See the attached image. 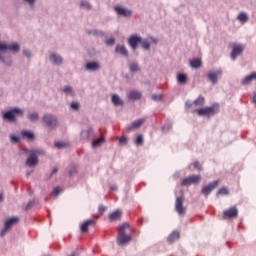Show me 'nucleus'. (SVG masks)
I'll return each instance as SVG.
<instances>
[{
    "mask_svg": "<svg viewBox=\"0 0 256 256\" xmlns=\"http://www.w3.org/2000/svg\"><path fill=\"white\" fill-rule=\"evenodd\" d=\"M133 233V227L129 223H123L118 229V245H126L131 241V234Z\"/></svg>",
    "mask_w": 256,
    "mask_h": 256,
    "instance_id": "obj_1",
    "label": "nucleus"
},
{
    "mask_svg": "<svg viewBox=\"0 0 256 256\" xmlns=\"http://www.w3.org/2000/svg\"><path fill=\"white\" fill-rule=\"evenodd\" d=\"M196 113L199 117H213V115L219 113V104H213L209 107L197 109Z\"/></svg>",
    "mask_w": 256,
    "mask_h": 256,
    "instance_id": "obj_2",
    "label": "nucleus"
},
{
    "mask_svg": "<svg viewBox=\"0 0 256 256\" xmlns=\"http://www.w3.org/2000/svg\"><path fill=\"white\" fill-rule=\"evenodd\" d=\"M17 115L23 117V110L19 108H13L12 110L4 113L3 118L7 119L9 123H15L17 121Z\"/></svg>",
    "mask_w": 256,
    "mask_h": 256,
    "instance_id": "obj_3",
    "label": "nucleus"
},
{
    "mask_svg": "<svg viewBox=\"0 0 256 256\" xmlns=\"http://www.w3.org/2000/svg\"><path fill=\"white\" fill-rule=\"evenodd\" d=\"M17 223H19V217H17V216L6 220L5 224H4V228L0 233L1 237H5V235L9 232V229H11V227H13V225H17Z\"/></svg>",
    "mask_w": 256,
    "mask_h": 256,
    "instance_id": "obj_4",
    "label": "nucleus"
},
{
    "mask_svg": "<svg viewBox=\"0 0 256 256\" xmlns=\"http://www.w3.org/2000/svg\"><path fill=\"white\" fill-rule=\"evenodd\" d=\"M26 153L28 155H30L28 157V159L26 160V165L28 167H35V165H37V163H39V159L37 158V154L39 153V151L26 150Z\"/></svg>",
    "mask_w": 256,
    "mask_h": 256,
    "instance_id": "obj_5",
    "label": "nucleus"
},
{
    "mask_svg": "<svg viewBox=\"0 0 256 256\" xmlns=\"http://www.w3.org/2000/svg\"><path fill=\"white\" fill-rule=\"evenodd\" d=\"M197 183H201L200 175H192L182 180V187H189V185H197Z\"/></svg>",
    "mask_w": 256,
    "mask_h": 256,
    "instance_id": "obj_6",
    "label": "nucleus"
},
{
    "mask_svg": "<svg viewBox=\"0 0 256 256\" xmlns=\"http://www.w3.org/2000/svg\"><path fill=\"white\" fill-rule=\"evenodd\" d=\"M21 46L18 43L5 44L0 42V51H12L13 53H19Z\"/></svg>",
    "mask_w": 256,
    "mask_h": 256,
    "instance_id": "obj_7",
    "label": "nucleus"
},
{
    "mask_svg": "<svg viewBox=\"0 0 256 256\" xmlns=\"http://www.w3.org/2000/svg\"><path fill=\"white\" fill-rule=\"evenodd\" d=\"M217 187H219V180H216L214 182L209 183L207 186H204L202 188V195H204L205 197H208L209 195H211V192L214 189H217Z\"/></svg>",
    "mask_w": 256,
    "mask_h": 256,
    "instance_id": "obj_8",
    "label": "nucleus"
},
{
    "mask_svg": "<svg viewBox=\"0 0 256 256\" xmlns=\"http://www.w3.org/2000/svg\"><path fill=\"white\" fill-rule=\"evenodd\" d=\"M42 121L50 129H53V128L57 127V118L53 115H49V114L44 115L43 118H42Z\"/></svg>",
    "mask_w": 256,
    "mask_h": 256,
    "instance_id": "obj_9",
    "label": "nucleus"
},
{
    "mask_svg": "<svg viewBox=\"0 0 256 256\" xmlns=\"http://www.w3.org/2000/svg\"><path fill=\"white\" fill-rule=\"evenodd\" d=\"M239 215V210L237 206H232L231 208L223 211V219H235Z\"/></svg>",
    "mask_w": 256,
    "mask_h": 256,
    "instance_id": "obj_10",
    "label": "nucleus"
},
{
    "mask_svg": "<svg viewBox=\"0 0 256 256\" xmlns=\"http://www.w3.org/2000/svg\"><path fill=\"white\" fill-rule=\"evenodd\" d=\"M243 51H245V46H243L241 44L233 45L232 52H231V59L233 61H235V59H237V57H239V55H241V53H243Z\"/></svg>",
    "mask_w": 256,
    "mask_h": 256,
    "instance_id": "obj_11",
    "label": "nucleus"
},
{
    "mask_svg": "<svg viewBox=\"0 0 256 256\" xmlns=\"http://www.w3.org/2000/svg\"><path fill=\"white\" fill-rule=\"evenodd\" d=\"M221 75H223V72L221 70H216L209 72L207 78L215 85V83L219 81V78H221Z\"/></svg>",
    "mask_w": 256,
    "mask_h": 256,
    "instance_id": "obj_12",
    "label": "nucleus"
},
{
    "mask_svg": "<svg viewBox=\"0 0 256 256\" xmlns=\"http://www.w3.org/2000/svg\"><path fill=\"white\" fill-rule=\"evenodd\" d=\"M183 201H185L183 196L176 198L175 209L177 213H179L180 215H185V208L183 207Z\"/></svg>",
    "mask_w": 256,
    "mask_h": 256,
    "instance_id": "obj_13",
    "label": "nucleus"
},
{
    "mask_svg": "<svg viewBox=\"0 0 256 256\" xmlns=\"http://www.w3.org/2000/svg\"><path fill=\"white\" fill-rule=\"evenodd\" d=\"M142 97L143 93L137 90H131L127 95L129 101H139V99H141Z\"/></svg>",
    "mask_w": 256,
    "mask_h": 256,
    "instance_id": "obj_14",
    "label": "nucleus"
},
{
    "mask_svg": "<svg viewBox=\"0 0 256 256\" xmlns=\"http://www.w3.org/2000/svg\"><path fill=\"white\" fill-rule=\"evenodd\" d=\"M143 123H145L144 118L136 120V121L132 122L130 124V126H128L127 131H135V130L139 129V127H141V125H143Z\"/></svg>",
    "mask_w": 256,
    "mask_h": 256,
    "instance_id": "obj_15",
    "label": "nucleus"
},
{
    "mask_svg": "<svg viewBox=\"0 0 256 256\" xmlns=\"http://www.w3.org/2000/svg\"><path fill=\"white\" fill-rule=\"evenodd\" d=\"M158 41L155 38H150V40H144L142 42V48L145 49L146 51H149L151 49V45H157Z\"/></svg>",
    "mask_w": 256,
    "mask_h": 256,
    "instance_id": "obj_16",
    "label": "nucleus"
},
{
    "mask_svg": "<svg viewBox=\"0 0 256 256\" xmlns=\"http://www.w3.org/2000/svg\"><path fill=\"white\" fill-rule=\"evenodd\" d=\"M115 53H118V55H122L123 57L129 56V51L127 50V47L125 45H117L115 48Z\"/></svg>",
    "mask_w": 256,
    "mask_h": 256,
    "instance_id": "obj_17",
    "label": "nucleus"
},
{
    "mask_svg": "<svg viewBox=\"0 0 256 256\" xmlns=\"http://www.w3.org/2000/svg\"><path fill=\"white\" fill-rule=\"evenodd\" d=\"M115 11L116 13H118V15H122V17H131V10H128L121 6H116Z\"/></svg>",
    "mask_w": 256,
    "mask_h": 256,
    "instance_id": "obj_18",
    "label": "nucleus"
},
{
    "mask_svg": "<svg viewBox=\"0 0 256 256\" xmlns=\"http://www.w3.org/2000/svg\"><path fill=\"white\" fill-rule=\"evenodd\" d=\"M121 217H123V211L121 210H116L109 215V220L110 221H119L121 220Z\"/></svg>",
    "mask_w": 256,
    "mask_h": 256,
    "instance_id": "obj_19",
    "label": "nucleus"
},
{
    "mask_svg": "<svg viewBox=\"0 0 256 256\" xmlns=\"http://www.w3.org/2000/svg\"><path fill=\"white\" fill-rule=\"evenodd\" d=\"M141 43V38L137 37V36H132L129 39V45L130 47L135 51V49H137V45Z\"/></svg>",
    "mask_w": 256,
    "mask_h": 256,
    "instance_id": "obj_20",
    "label": "nucleus"
},
{
    "mask_svg": "<svg viewBox=\"0 0 256 256\" xmlns=\"http://www.w3.org/2000/svg\"><path fill=\"white\" fill-rule=\"evenodd\" d=\"M91 225H95V222L93 220H87L81 225V231L82 233H87L89 231V227Z\"/></svg>",
    "mask_w": 256,
    "mask_h": 256,
    "instance_id": "obj_21",
    "label": "nucleus"
},
{
    "mask_svg": "<svg viewBox=\"0 0 256 256\" xmlns=\"http://www.w3.org/2000/svg\"><path fill=\"white\" fill-rule=\"evenodd\" d=\"M255 80H256V72H253L251 75L246 76L242 80V85H249V83H251V81H255Z\"/></svg>",
    "mask_w": 256,
    "mask_h": 256,
    "instance_id": "obj_22",
    "label": "nucleus"
},
{
    "mask_svg": "<svg viewBox=\"0 0 256 256\" xmlns=\"http://www.w3.org/2000/svg\"><path fill=\"white\" fill-rule=\"evenodd\" d=\"M193 105H194V107H203L205 105V97L200 95L198 98H196L193 101Z\"/></svg>",
    "mask_w": 256,
    "mask_h": 256,
    "instance_id": "obj_23",
    "label": "nucleus"
},
{
    "mask_svg": "<svg viewBox=\"0 0 256 256\" xmlns=\"http://www.w3.org/2000/svg\"><path fill=\"white\" fill-rule=\"evenodd\" d=\"M179 237H180L179 232L174 231L168 236L167 241H168V243H175V241H177V239H179Z\"/></svg>",
    "mask_w": 256,
    "mask_h": 256,
    "instance_id": "obj_24",
    "label": "nucleus"
},
{
    "mask_svg": "<svg viewBox=\"0 0 256 256\" xmlns=\"http://www.w3.org/2000/svg\"><path fill=\"white\" fill-rule=\"evenodd\" d=\"M93 135V129L87 128L81 132V138L87 140Z\"/></svg>",
    "mask_w": 256,
    "mask_h": 256,
    "instance_id": "obj_25",
    "label": "nucleus"
},
{
    "mask_svg": "<svg viewBox=\"0 0 256 256\" xmlns=\"http://www.w3.org/2000/svg\"><path fill=\"white\" fill-rule=\"evenodd\" d=\"M190 65L192 69H199L203 65V62H201V59L196 58L190 61Z\"/></svg>",
    "mask_w": 256,
    "mask_h": 256,
    "instance_id": "obj_26",
    "label": "nucleus"
},
{
    "mask_svg": "<svg viewBox=\"0 0 256 256\" xmlns=\"http://www.w3.org/2000/svg\"><path fill=\"white\" fill-rule=\"evenodd\" d=\"M87 71H97L99 69V63L97 62H89L86 64Z\"/></svg>",
    "mask_w": 256,
    "mask_h": 256,
    "instance_id": "obj_27",
    "label": "nucleus"
},
{
    "mask_svg": "<svg viewBox=\"0 0 256 256\" xmlns=\"http://www.w3.org/2000/svg\"><path fill=\"white\" fill-rule=\"evenodd\" d=\"M21 135L22 137H25L29 141H33V139H35V134L31 131L23 130Z\"/></svg>",
    "mask_w": 256,
    "mask_h": 256,
    "instance_id": "obj_28",
    "label": "nucleus"
},
{
    "mask_svg": "<svg viewBox=\"0 0 256 256\" xmlns=\"http://www.w3.org/2000/svg\"><path fill=\"white\" fill-rule=\"evenodd\" d=\"M50 59L55 63L56 65H61L63 63V58L61 56H57V54H51Z\"/></svg>",
    "mask_w": 256,
    "mask_h": 256,
    "instance_id": "obj_29",
    "label": "nucleus"
},
{
    "mask_svg": "<svg viewBox=\"0 0 256 256\" xmlns=\"http://www.w3.org/2000/svg\"><path fill=\"white\" fill-rule=\"evenodd\" d=\"M238 21H240V23H247L249 21V16H247L245 12H241L238 15Z\"/></svg>",
    "mask_w": 256,
    "mask_h": 256,
    "instance_id": "obj_30",
    "label": "nucleus"
},
{
    "mask_svg": "<svg viewBox=\"0 0 256 256\" xmlns=\"http://www.w3.org/2000/svg\"><path fill=\"white\" fill-rule=\"evenodd\" d=\"M177 81L180 85H185L187 83V75L186 74H178Z\"/></svg>",
    "mask_w": 256,
    "mask_h": 256,
    "instance_id": "obj_31",
    "label": "nucleus"
},
{
    "mask_svg": "<svg viewBox=\"0 0 256 256\" xmlns=\"http://www.w3.org/2000/svg\"><path fill=\"white\" fill-rule=\"evenodd\" d=\"M112 103H113L114 105H123V102H122L121 98H120L119 95H117V94H114V95L112 96Z\"/></svg>",
    "mask_w": 256,
    "mask_h": 256,
    "instance_id": "obj_32",
    "label": "nucleus"
},
{
    "mask_svg": "<svg viewBox=\"0 0 256 256\" xmlns=\"http://www.w3.org/2000/svg\"><path fill=\"white\" fill-rule=\"evenodd\" d=\"M28 119H29V121H33V122L39 121V113L33 112V113L28 114Z\"/></svg>",
    "mask_w": 256,
    "mask_h": 256,
    "instance_id": "obj_33",
    "label": "nucleus"
},
{
    "mask_svg": "<svg viewBox=\"0 0 256 256\" xmlns=\"http://www.w3.org/2000/svg\"><path fill=\"white\" fill-rule=\"evenodd\" d=\"M103 141H105V139H103V137L94 140L92 143V147H99V145H101L103 143Z\"/></svg>",
    "mask_w": 256,
    "mask_h": 256,
    "instance_id": "obj_34",
    "label": "nucleus"
},
{
    "mask_svg": "<svg viewBox=\"0 0 256 256\" xmlns=\"http://www.w3.org/2000/svg\"><path fill=\"white\" fill-rule=\"evenodd\" d=\"M130 71L131 73H137V71H139V65L137 63H132L130 65Z\"/></svg>",
    "mask_w": 256,
    "mask_h": 256,
    "instance_id": "obj_35",
    "label": "nucleus"
},
{
    "mask_svg": "<svg viewBox=\"0 0 256 256\" xmlns=\"http://www.w3.org/2000/svg\"><path fill=\"white\" fill-rule=\"evenodd\" d=\"M136 145L140 147L144 143L143 135H138L135 141Z\"/></svg>",
    "mask_w": 256,
    "mask_h": 256,
    "instance_id": "obj_36",
    "label": "nucleus"
},
{
    "mask_svg": "<svg viewBox=\"0 0 256 256\" xmlns=\"http://www.w3.org/2000/svg\"><path fill=\"white\" fill-rule=\"evenodd\" d=\"M217 195H229V190L226 187H222L218 190Z\"/></svg>",
    "mask_w": 256,
    "mask_h": 256,
    "instance_id": "obj_37",
    "label": "nucleus"
},
{
    "mask_svg": "<svg viewBox=\"0 0 256 256\" xmlns=\"http://www.w3.org/2000/svg\"><path fill=\"white\" fill-rule=\"evenodd\" d=\"M193 167H194V169H197V171L203 170V166H201V163H199V161L194 162Z\"/></svg>",
    "mask_w": 256,
    "mask_h": 256,
    "instance_id": "obj_38",
    "label": "nucleus"
},
{
    "mask_svg": "<svg viewBox=\"0 0 256 256\" xmlns=\"http://www.w3.org/2000/svg\"><path fill=\"white\" fill-rule=\"evenodd\" d=\"M152 99L153 101H161V99H163V96H161L160 94H153Z\"/></svg>",
    "mask_w": 256,
    "mask_h": 256,
    "instance_id": "obj_39",
    "label": "nucleus"
},
{
    "mask_svg": "<svg viewBox=\"0 0 256 256\" xmlns=\"http://www.w3.org/2000/svg\"><path fill=\"white\" fill-rule=\"evenodd\" d=\"M55 147H57V149H61L63 147H67V144L63 142H56Z\"/></svg>",
    "mask_w": 256,
    "mask_h": 256,
    "instance_id": "obj_40",
    "label": "nucleus"
},
{
    "mask_svg": "<svg viewBox=\"0 0 256 256\" xmlns=\"http://www.w3.org/2000/svg\"><path fill=\"white\" fill-rule=\"evenodd\" d=\"M98 211H99L100 215H103V213H105V211H107V207L100 205L98 207Z\"/></svg>",
    "mask_w": 256,
    "mask_h": 256,
    "instance_id": "obj_41",
    "label": "nucleus"
},
{
    "mask_svg": "<svg viewBox=\"0 0 256 256\" xmlns=\"http://www.w3.org/2000/svg\"><path fill=\"white\" fill-rule=\"evenodd\" d=\"M71 109H73L74 111H78L79 110V104L77 102H72L71 103Z\"/></svg>",
    "mask_w": 256,
    "mask_h": 256,
    "instance_id": "obj_42",
    "label": "nucleus"
},
{
    "mask_svg": "<svg viewBox=\"0 0 256 256\" xmlns=\"http://www.w3.org/2000/svg\"><path fill=\"white\" fill-rule=\"evenodd\" d=\"M119 143H121L122 145H127V137L122 136V137L119 139Z\"/></svg>",
    "mask_w": 256,
    "mask_h": 256,
    "instance_id": "obj_43",
    "label": "nucleus"
},
{
    "mask_svg": "<svg viewBox=\"0 0 256 256\" xmlns=\"http://www.w3.org/2000/svg\"><path fill=\"white\" fill-rule=\"evenodd\" d=\"M106 45H115V39L110 38V39L106 40Z\"/></svg>",
    "mask_w": 256,
    "mask_h": 256,
    "instance_id": "obj_44",
    "label": "nucleus"
},
{
    "mask_svg": "<svg viewBox=\"0 0 256 256\" xmlns=\"http://www.w3.org/2000/svg\"><path fill=\"white\" fill-rule=\"evenodd\" d=\"M0 61H2V63H4V65H11V60H9L8 62L5 61V58H3V56H1L0 54Z\"/></svg>",
    "mask_w": 256,
    "mask_h": 256,
    "instance_id": "obj_45",
    "label": "nucleus"
},
{
    "mask_svg": "<svg viewBox=\"0 0 256 256\" xmlns=\"http://www.w3.org/2000/svg\"><path fill=\"white\" fill-rule=\"evenodd\" d=\"M61 193V189L59 187H56L53 191V195H55V197H57V195H59Z\"/></svg>",
    "mask_w": 256,
    "mask_h": 256,
    "instance_id": "obj_46",
    "label": "nucleus"
},
{
    "mask_svg": "<svg viewBox=\"0 0 256 256\" xmlns=\"http://www.w3.org/2000/svg\"><path fill=\"white\" fill-rule=\"evenodd\" d=\"M72 92H73V89L70 86H66L64 88V93H72Z\"/></svg>",
    "mask_w": 256,
    "mask_h": 256,
    "instance_id": "obj_47",
    "label": "nucleus"
},
{
    "mask_svg": "<svg viewBox=\"0 0 256 256\" xmlns=\"http://www.w3.org/2000/svg\"><path fill=\"white\" fill-rule=\"evenodd\" d=\"M81 7H86V9H91V5H89V3L87 2H82Z\"/></svg>",
    "mask_w": 256,
    "mask_h": 256,
    "instance_id": "obj_48",
    "label": "nucleus"
},
{
    "mask_svg": "<svg viewBox=\"0 0 256 256\" xmlns=\"http://www.w3.org/2000/svg\"><path fill=\"white\" fill-rule=\"evenodd\" d=\"M23 53L25 57H31V52H29L28 50H24Z\"/></svg>",
    "mask_w": 256,
    "mask_h": 256,
    "instance_id": "obj_49",
    "label": "nucleus"
},
{
    "mask_svg": "<svg viewBox=\"0 0 256 256\" xmlns=\"http://www.w3.org/2000/svg\"><path fill=\"white\" fill-rule=\"evenodd\" d=\"M11 140L14 141L15 143H18L19 137H17V136H12V137H11Z\"/></svg>",
    "mask_w": 256,
    "mask_h": 256,
    "instance_id": "obj_50",
    "label": "nucleus"
},
{
    "mask_svg": "<svg viewBox=\"0 0 256 256\" xmlns=\"http://www.w3.org/2000/svg\"><path fill=\"white\" fill-rule=\"evenodd\" d=\"M192 105H194L193 102H186V109H191Z\"/></svg>",
    "mask_w": 256,
    "mask_h": 256,
    "instance_id": "obj_51",
    "label": "nucleus"
},
{
    "mask_svg": "<svg viewBox=\"0 0 256 256\" xmlns=\"http://www.w3.org/2000/svg\"><path fill=\"white\" fill-rule=\"evenodd\" d=\"M75 173H77V169H75V168H73V169H71V170L69 171V174H70V175H73V174H75Z\"/></svg>",
    "mask_w": 256,
    "mask_h": 256,
    "instance_id": "obj_52",
    "label": "nucleus"
},
{
    "mask_svg": "<svg viewBox=\"0 0 256 256\" xmlns=\"http://www.w3.org/2000/svg\"><path fill=\"white\" fill-rule=\"evenodd\" d=\"M27 3H29L30 5H33V3H35V0H25Z\"/></svg>",
    "mask_w": 256,
    "mask_h": 256,
    "instance_id": "obj_53",
    "label": "nucleus"
},
{
    "mask_svg": "<svg viewBox=\"0 0 256 256\" xmlns=\"http://www.w3.org/2000/svg\"><path fill=\"white\" fill-rule=\"evenodd\" d=\"M57 171H59L57 168H54L53 170H52V175H55V173H57Z\"/></svg>",
    "mask_w": 256,
    "mask_h": 256,
    "instance_id": "obj_54",
    "label": "nucleus"
},
{
    "mask_svg": "<svg viewBox=\"0 0 256 256\" xmlns=\"http://www.w3.org/2000/svg\"><path fill=\"white\" fill-rule=\"evenodd\" d=\"M110 189H112V191H117V186H111Z\"/></svg>",
    "mask_w": 256,
    "mask_h": 256,
    "instance_id": "obj_55",
    "label": "nucleus"
},
{
    "mask_svg": "<svg viewBox=\"0 0 256 256\" xmlns=\"http://www.w3.org/2000/svg\"><path fill=\"white\" fill-rule=\"evenodd\" d=\"M93 218H94V219H99V215H95V214H94V215H93Z\"/></svg>",
    "mask_w": 256,
    "mask_h": 256,
    "instance_id": "obj_56",
    "label": "nucleus"
},
{
    "mask_svg": "<svg viewBox=\"0 0 256 256\" xmlns=\"http://www.w3.org/2000/svg\"><path fill=\"white\" fill-rule=\"evenodd\" d=\"M1 201H3V195L2 194H0V203H1Z\"/></svg>",
    "mask_w": 256,
    "mask_h": 256,
    "instance_id": "obj_57",
    "label": "nucleus"
},
{
    "mask_svg": "<svg viewBox=\"0 0 256 256\" xmlns=\"http://www.w3.org/2000/svg\"><path fill=\"white\" fill-rule=\"evenodd\" d=\"M30 208H31V204H28L27 209H30Z\"/></svg>",
    "mask_w": 256,
    "mask_h": 256,
    "instance_id": "obj_58",
    "label": "nucleus"
},
{
    "mask_svg": "<svg viewBox=\"0 0 256 256\" xmlns=\"http://www.w3.org/2000/svg\"><path fill=\"white\" fill-rule=\"evenodd\" d=\"M29 175H30V174L28 173V174H27V177H29Z\"/></svg>",
    "mask_w": 256,
    "mask_h": 256,
    "instance_id": "obj_59",
    "label": "nucleus"
}]
</instances>
